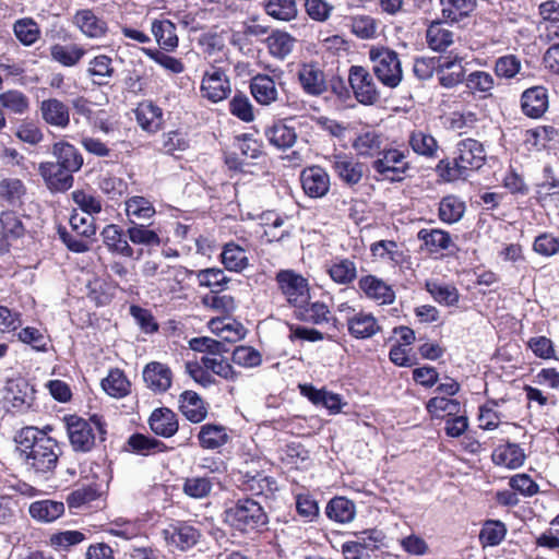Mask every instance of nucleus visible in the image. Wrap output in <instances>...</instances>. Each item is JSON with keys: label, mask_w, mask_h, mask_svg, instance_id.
<instances>
[{"label": "nucleus", "mask_w": 559, "mask_h": 559, "mask_svg": "<svg viewBox=\"0 0 559 559\" xmlns=\"http://www.w3.org/2000/svg\"><path fill=\"white\" fill-rule=\"evenodd\" d=\"M22 218L23 215L11 209L0 212V254L9 253L12 242L24 238L27 234Z\"/></svg>", "instance_id": "1a4fd4ad"}, {"label": "nucleus", "mask_w": 559, "mask_h": 559, "mask_svg": "<svg viewBox=\"0 0 559 559\" xmlns=\"http://www.w3.org/2000/svg\"><path fill=\"white\" fill-rule=\"evenodd\" d=\"M350 29L360 39H372L378 35V22L370 15H355L350 19Z\"/></svg>", "instance_id": "774afa93"}, {"label": "nucleus", "mask_w": 559, "mask_h": 559, "mask_svg": "<svg viewBox=\"0 0 559 559\" xmlns=\"http://www.w3.org/2000/svg\"><path fill=\"white\" fill-rule=\"evenodd\" d=\"M85 539L86 535L81 531H62L51 534L48 545L56 551H70Z\"/></svg>", "instance_id": "680f3d73"}, {"label": "nucleus", "mask_w": 559, "mask_h": 559, "mask_svg": "<svg viewBox=\"0 0 559 559\" xmlns=\"http://www.w3.org/2000/svg\"><path fill=\"white\" fill-rule=\"evenodd\" d=\"M522 112L532 119L542 118L549 107V96L546 87L537 85L526 88L520 98Z\"/></svg>", "instance_id": "f3484780"}, {"label": "nucleus", "mask_w": 559, "mask_h": 559, "mask_svg": "<svg viewBox=\"0 0 559 559\" xmlns=\"http://www.w3.org/2000/svg\"><path fill=\"white\" fill-rule=\"evenodd\" d=\"M97 187L109 200L118 201L127 194L129 185L120 177L107 173L98 177Z\"/></svg>", "instance_id": "6e6d98bb"}, {"label": "nucleus", "mask_w": 559, "mask_h": 559, "mask_svg": "<svg viewBox=\"0 0 559 559\" xmlns=\"http://www.w3.org/2000/svg\"><path fill=\"white\" fill-rule=\"evenodd\" d=\"M124 213L128 223H143L150 221L156 214L152 201L143 195H132L124 201Z\"/></svg>", "instance_id": "7c9ffc66"}, {"label": "nucleus", "mask_w": 559, "mask_h": 559, "mask_svg": "<svg viewBox=\"0 0 559 559\" xmlns=\"http://www.w3.org/2000/svg\"><path fill=\"white\" fill-rule=\"evenodd\" d=\"M100 385L109 396L115 399H122L131 393V382L124 371L119 368H111Z\"/></svg>", "instance_id": "4c0bfd02"}, {"label": "nucleus", "mask_w": 559, "mask_h": 559, "mask_svg": "<svg viewBox=\"0 0 559 559\" xmlns=\"http://www.w3.org/2000/svg\"><path fill=\"white\" fill-rule=\"evenodd\" d=\"M427 412L431 417H443L457 415L461 409L459 401L442 396L431 397L426 404Z\"/></svg>", "instance_id": "338daca9"}, {"label": "nucleus", "mask_w": 559, "mask_h": 559, "mask_svg": "<svg viewBox=\"0 0 559 559\" xmlns=\"http://www.w3.org/2000/svg\"><path fill=\"white\" fill-rule=\"evenodd\" d=\"M358 287L367 298L379 305H391L395 300V292L392 286L374 275L360 277Z\"/></svg>", "instance_id": "5701e85b"}, {"label": "nucleus", "mask_w": 559, "mask_h": 559, "mask_svg": "<svg viewBox=\"0 0 559 559\" xmlns=\"http://www.w3.org/2000/svg\"><path fill=\"white\" fill-rule=\"evenodd\" d=\"M464 84L472 95L485 99L492 96L496 80L491 73L476 70L465 76Z\"/></svg>", "instance_id": "c9c22d12"}, {"label": "nucleus", "mask_w": 559, "mask_h": 559, "mask_svg": "<svg viewBox=\"0 0 559 559\" xmlns=\"http://www.w3.org/2000/svg\"><path fill=\"white\" fill-rule=\"evenodd\" d=\"M178 409L192 424L202 423L209 414V404L194 391L186 390L178 399Z\"/></svg>", "instance_id": "4be33fe9"}, {"label": "nucleus", "mask_w": 559, "mask_h": 559, "mask_svg": "<svg viewBox=\"0 0 559 559\" xmlns=\"http://www.w3.org/2000/svg\"><path fill=\"white\" fill-rule=\"evenodd\" d=\"M407 152L397 148L381 150L379 157L372 162V168L391 181H401L409 170Z\"/></svg>", "instance_id": "6e6552de"}, {"label": "nucleus", "mask_w": 559, "mask_h": 559, "mask_svg": "<svg viewBox=\"0 0 559 559\" xmlns=\"http://www.w3.org/2000/svg\"><path fill=\"white\" fill-rule=\"evenodd\" d=\"M142 374L146 386L155 394H163L171 386L174 374L166 364L151 361L145 365Z\"/></svg>", "instance_id": "aec40b11"}, {"label": "nucleus", "mask_w": 559, "mask_h": 559, "mask_svg": "<svg viewBox=\"0 0 559 559\" xmlns=\"http://www.w3.org/2000/svg\"><path fill=\"white\" fill-rule=\"evenodd\" d=\"M16 39L24 46H32L40 38V27L32 17H23L13 24Z\"/></svg>", "instance_id": "13d9d810"}, {"label": "nucleus", "mask_w": 559, "mask_h": 559, "mask_svg": "<svg viewBox=\"0 0 559 559\" xmlns=\"http://www.w3.org/2000/svg\"><path fill=\"white\" fill-rule=\"evenodd\" d=\"M69 225L70 229L63 225L57 226V234L61 242L71 252H87L96 235L95 218L83 216L76 210H73Z\"/></svg>", "instance_id": "20e7f679"}, {"label": "nucleus", "mask_w": 559, "mask_h": 559, "mask_svg": "<svg viewBox=\"0 0 559 559\" xmlns=\"http://www.w3.org/2000/svg\"><path fill=\"white\" fill-rule=\"evenodd\" d=\"M214 62L204 71L200 91L203 98L212 103H218L227 98L231 92L230 83L226 75L228 66L231 62L228 59L226 61L214 60Z\"/></svg>", "instance_id": "0eeeda50"}, {"label": "nucleus", "mask_w": 559, "mask_h": 559, "mask_svg": "<svg viewBox=\"0 0 559 559\" xmlns=\"http://www.w3.org/2000/svg\"><path fill=\"white\" fill-rule=\"evenodd\" d=\"M486 160L484 145L472 138L457 142L455 157L440 159L436 166L437 175L447 182L466 178L472 170L479 169Z\"/></svg>", "instance_id": "f03ea898"}, {"label": "nucleus", "mask_w": 559, "mask_h": 559, "mask_svg": "<svg viewBox=\"0 0 559 559\" xmlns=\"http://www.w3.org/2000/svg\"><path fill=\"white\" fill-rule=\"evenodd\" d=\"M27 469L46 475L55 472L62 449L57 439L34 426L22 428L15 438Z\"/></svg>", "instance_id": "f257e3e1"}, {"label": "nucleus", "mask_w": 559, "mask_h": 559, "mask_svg": "<svg viewBox=\"0 0 559 559\" xmlns=\"http://www.w3.org/2000/svg\"><path fill=\"white\" fill-rule=\"evenodd\" d=\"M298 80L308 95L320 96L328 91L324 71L317 62L302 63L298 70Z\"/></svg>", "instance_id": "dca6fc26"}, {"label": "nucleus", "mask_w": 559, "mask_h": 559, "mask_svg": "<svg viewBox=\"0 0 559 559\" xmlns=\"http://www.w3.org/2000/svg\"><path fill=\"white\" fill-rule=\"evenodd\" d=\"M372 70L378 80L388 87H396L403 78L399 55L384 46H372L368 51Z\"/></svg>", "instance_id": "423d86ee"}, {"label": "nucleus", "mask_w": 559, "mask_h": 559, "mask_svg": "<svg viewBox=\"0 0 559 559\" xmlns=\"http://www.w3.org/2000/svg\"><path fill=\"white\" fill-rule=\"evenodd\" d=\"M163 536L169 546L188 551L200 542L201 532L188 521H177L163 531Z\"/></svg>", "instance_id": "f8f14e48"}, {"label": "nucleus", "mask_w": 559, "mask_h": 559, "mask_svg": "<svg viewBox=\"0 0 559 559\" xmlns=\"http://www.w3.org/2000/svg\"><path fill=\"white\" fill-rule=\"evenodd\" d=\"M348 81L356 99L364 105H373L379 99V92L370 72L360 66L349 69Z\"/></svg>", "instance_id": "9d476101"}, {"label": "nucleus", "mask_w": 559, "mask_h": 559, "mask_svg": "<svg viewBox=\"0 0 559 559\" xmlns=\"http://www.w3.org/2000/svg\"><path fill=\"white\" fill-rule=\"evenodd\" d=\"M52 155L56 157V164L61 168L78 173L81 170L84 158L81 152L70 142L61 140L52 144Z\"/></svg>", "instance_id": "c85d7f7f"}, {"label": "nucleus", "mask_w": 559, "mask_h": 559, "mask_svg": "<svg viewBox=\"0 0 559 559\" xmlns=\"http://www.w3.org/2000/svg\"><path fill=\"white\" fill-rule=\"evenodd\" d=\"M417 238L423 241L426 249L431 253L448 250L453 245L450 234L441 229L423 228L418 231Z\"/></svg>", "instance_id": "de8ad7c7"}, {"label": "nucleus", "mask_w": 559, "mask_h": 559, "mask_svg": "<svg viewBox=\"0 0 559 559\" xmlns=\"http://www.w3.org/2000/svg\"><path fill=\"white\" fill-rule=\"evenodd\" d=\"M103 243L107 250L128 259H139L135 257V249L129 243L127 229L124 230L118 224H108L100 231Z\"/></svg>", "instance_id": "4468645a"}, {"label": "nucleus", "mask_w": 559, "mask_h": 559, "mask_svg": "<svg viewBox=\"0 0 559 559\" xmlns=\"http://www.w3.org/2000/svg\"><path fill=\"white\" fill-rule=\"evenodd\" d=\"M35 385L24 377L8 379L4 385V402L13 415H25L37 409Z\"/></svg>", "instance_id": "39448f33"}, {"label": "nucleus", "mask_w": 559, "mask_h": 559, "mask_svg": "<svg viewBox=\"0 0 559 559\" xmlns=\"http://www.w3.org/2000/svg\"><path fill=\"white\" fill-rule=\"evenodd\" d=\"M496 465L510 469L519 468L525 461L524 450L516 443H507L497 447L491 454Z\"/></svg>", "instance_id": "e433bc0d"}, {"label": "nucleus", "mask_w": 559, "mask_h": 559, "mask_svg": "<svg viewBox=\"0 0 559 559\" xmlns=\"http://www.w3.org/2000/svg\"><path fill=\"white\" fill-rule=\"evenodd\" d=\"M426 289L437 302L447 307L455 306L460 300L457 288L451 284L430 281L426 283Z\"/></svg>", "instance_id": "4d7b16f0"}, {"label": "nucleus", "mask_w": 559, "mask_h": 559, "mask_svg": "<svg viewBox=\"0 0 559 559\" xmlns=\"http://www.w3.org/2000/svg\"><path fill=\"white\" fill-rule=\"evenodd\" d=\"M278 286L287 301L296 308L309 300L308 282L301 275L293 271H281L276 276Z\"/></svg>", "instance_id": "9b49d317"}, {"label": "nucleus", "mask_w": 559, "mask_h": 559, "mask_svg": "<svg viewBox=\"0 0 559 559\" xmlns=\"http://www.w3.org/2000/svg\"><path fill=\"white\" fill-rule=\"evenodd\" d=\"M123 451L135 455L150 456L168 451V447L154 437L134 432L126 441Z\"/></svg>", "instance_id": "cd10ccee"}, {"label": "nucleus", "mask_w": 559, "mask_h": 559, "mask_svg": "<svg viewBox=\"0 0 559 559\" xmlns=\"http://www.w3.org/2000/svg\"><path fill=\"white\" fill-rule=\"evenodd\" d=\"M189 147L188 134L180 129L164 132L160 136L159 151L166 155H175L176 152H185Z\"/></svg>", "instance_id": "bf43d9fd"}, {"label": "nucleus", "mask_w": 559, "mask_h": 559, "mask_svg": "<svg viewBox=\"0 0 559 559\" xmlns=\"http://www.w3.org/2000/svg\"><path fill=\"white\" fill-rule=\"evenodd\" d=\"M27 189L19 178H3L0 180V200L11 206H22Z\"/></svg>", "instance_id": "a18cd8bd"}, {"label": "nucleus", "mask_w": 559, "mask_h": 559, "mask_svg": "<svg viewBox=\"0 0 559 559\" xmlns=\"http://www.w3.org/2000/svg\"><path fill=\"white\" fill-rule=\"evenodd\" d=\"M115 72L112 59L107 55H97L88 62L87 73L98 86L108 85Z\"/></svg>", "instance_id": "79ce46f5"}, {"label": "nucleus", "mask_w": 559, "mask_h": 559, "mask_svg": "<svg viewBox=\"0 0 559 559\" xmlns=\"http://www.w3.org/2000/svg\"><path fill=\"white\" fill-rule=\"evenodd\" d=\"M63 420L70 445L75 453H90L97 442H104L107 438V423L100 414H92L87 419L68 415Z\"/></svg>", "instance_id": "7ed1b4c3"}, {"label": "nucleus", "mask_w": 559, "mask_h": 559, "mask_svg": "<svg viewBox=\"0 0 559 559\" xmlns=\"http://www.w3.org/2000/svg\"><path fill=\"white\" fill-rule=\"evenodd\" d=\"M265 41L272 56L284 59L293 51L296 39L287 32L275 31L265 37Z\"/></svg>", "instance_id": "864d4df0"}, {"label": "nucleus", "mask_w": 559, "mask_h": 559, "mask_svg": "<svg viewBox=\"0 0 559 559\" xmlns=\"http://www.w3.org/2000/svg\"><path fill=\"white\" fill-rule=\"evenodd\" d=\"M297 317L301 321L314 325H329L336 328L338 322L329 306L322 301H306V304L297 308Z\"/></svg>", "instance_id": "393cba45"}, {"label": "nucleus", "mask_w": 559, "mask_h": 559, "mask_svg": "<svg viewBox=\"0 0 559 559\" xmlns=\"http://www.w3.org/2000/svg\"><path fill=\"white\" fill-rule=\"evenodd\" d=\"M38 173L46 188L52 193L67 192L73 187V173L61 168L55 162H41Z\"/></svg>", "instance_id": "ddd939ff"}, {"label": "nucleus", "mask_w": 559, "mask_h": 559, "mask_svg": "<svg viewBox=\"0 0 559 559\" xmlns=\"http://www.w3.org/2000/svg\"><path fill=\"white\" fill-rule=\"evenodd\" d=\"M326 516L337 523H349L356 514V507L353 501L345 497H334L325 508Z\"/></svg>", "instance_id": "c03bdc74"}, {"label": "nucleus", "mask_w": 559, "mask_h": 559, "mask_svg": "<svg viewBox=\"0 0 559 559\" xmlns=\"http://www.w3.org/2000/svg\"><path fill=\"white\" fill-rule=\"evenodd\" d=\"M250 91L253 98L261 105L271 104L277 96L275 83L269 75L254 76L250 83Z\"/></svg>", "instance_id": "09e8293b"}, {"label": "nucleus", "mask_w": 559, "mask_h": 559, "mask_svg": "<svg viewBox=\"0 0 559 559\" xmlns=\"http://www.w3.org/2000/svg\"><path fill=\"white\" fill-rule=\"evenodd\" d=\"M353 148L357 155L372 157L379 155L382 146V135L374 130H366L354 139Z\"/></svg>", "instance_id": "37998d69"}, {"label": "nucleus", "mask_w": 559, "mask_h": 559, "mask_svg": "<svg viewBox=\"0 0 559 559\" xmlns=\"http://www.w3.org/2000/svg\"><path fill=\"white\" fill-rule=\"evenodd\" d=\"M330 166L335 175L347 186L357 185L364 175V165L346 154L329 157Z\"/></svg>", "instance_id": "6ab92c4d"}, {"label": "nucleus", "mask_w": 559, "mask_h": 559, "mask_svg": "<svg viewBox=\"0 0 559 559\" xmlns=\"http://www.w3.org/2000/svg\"><path fill=\"white\" fill-rule=\"evenodd\" d=\"M301 394L307 396L313 404H322L332 414L341 412L342 407L346 404L342 402L340 394L332 393L326 390H318L312 385H300Z\"/></svg>", "instance_id": "a19ab883"}, {"label": "nucleus", "mask_w": 559, "mask_h": 559, "mask_svg": "<svg viewBox=\"0 0 559 559\" xmlns=\"http://www.w3.org/2000/svg\"><path fill=\"white\" fill-rule=\"evenodd\" d=\"M127 235L129 243L134 246H143L147 248L159 247L163 239L157 229L153 228V224L128 223Z\"/></svg>", "instance_id": "c756f323"}, {"label": "nucleus", "mask_w": 559, "mask_h": 559, "mask_svg": "<svg viewBox=\"0 0 559 559\" xmlns=\"http://www.w3.org/2000/svg\"><path fill=\"white\" fill-rule=\"evenodd\" d=\"M147 423L151 431L162 438H171L179 429L178 416L168 407L155 408Z\"/></svg>", "instance_id": "b1692460"}, {"label": "nucleus", "mask_w": 559, "mask_h": 559, "mask_svg": "<svg viewBox=\"0 0 559 559\" xmlns=\"http://www.w3.org/2000/svg\"><path fill=\"white\" fill-rule=\"evenodd\" d=\"M212 489V478L206 476L187 477L182 484L183 493L193 499H204L209 497Z\"/></svg>", "instance_id": "69168bd1"}, {"label": "nucleus", "mask_w": 559, "mask_h": 559, "mask_svg": "<svg viewBox=\"0 0 559 559\" xmlns=\"http://www.w3.org/2000/svg\"><path fill=\"white\" fill-rule=\"evenodd\" d=\"M0 106L14 115H24L29 109V99L21 91L8 90L0 93Z\"/></svg>", "instance_id": "0e129e2a"}, {"label": "nucleus", "mask_w": 559, "mask_h": 559, "mask_svg": "<svg viewBox=\"0 0 559 559\" xmlns=\"http://www.w3.org/2000/svg\"><path fill=\"white\" fill-rule=\"evenodd\" d=\"M134 111L138 126L148 134H156L163 130L165 120L163 109L153 100L140 102Z\"/></svg>", "instance_id": "2eb2a0df"}, {"label": "nucleus", "mask_w": 559, "mask_h": 559, "mask_svg": "<svg viewBox=\"0 0 559 559\" xmlns=\"http://www.w3.org/2000/svg\"><path fill=\"white\" fill-rule=\"evenodd\" d=\"M73 24L88 38H102L108 32L107 22L92 9H80L73 15Z\"/></svg>", "instance_id": "bb28decb"}, {"label": "nucleus", "mask_w": 559, "mask_h": 559, "mask_svg": "<svg viewBox=\"0 0 559 559\" xmlns=\"http://www.w3.org/2000/svg\"><path fill=\"white\" fill-rule=\"evenodd\" d=\"M426 41L430 49L441 52L454 43V34L442 22L433 21L426 31Z\"/></svg>", "instance_id": "ea45409f"}, {"label": "nucleus", "mask_w": 559, "mask_h": 559, "mask_svg": "<svg viewBox=\"0 0 559 559\" xmlns=\"http://www.w3.org/2000/svg\"><path fill=\"white\" fill-rule=\"evenodd\" d=\"M330 278L338 285H349L357 278L356 262L349 258L336 257L326 264Z\"/></svg>", "instance_id": "f704fd0d"}, {"label": "nucleus", "mask_w": 559, "mask_h": 559, "mask_svg": "<svg viewBox=\"0 0 559 559\" xmlns=\"http://www.w3.org/2000/svg\"><path fill=\"white\" fill-rule=\"evenodd\" d=\"M442 17L452 23L460 22L476 8V0H441Z\"/></svg>", "instance_id": "3c124183"}, {"label": "nucleus", "mask_w": 559, "mask_h": 559, "mask_svg": "<svg viewBox=\"0 0 559 559\" xmlns=\"http://www.w3.org/2000/svg\"><path fill=\"white\" fill-rule=\"evenodd\" d=\"M197 439L202 449L216 450L229 441V436L225 426L207 423L200 427Z\"/></svg>", "instance_id": "473e14b6"}, {"label": "nucleus", "mask_w": 559, "mask_h": 559, "mask_svg": "<svg viewBox=\"0 0 559 559\" xmlns=\"http://www.w3.org/2000/svg\"><path fill=\"white\" fill-rule=\"evenodd\" d=\"M408 145L419 156L429 159L438 157V141L429 132L424 130L412 131L408 136Z\"/></svg>", "instance_id": "58836bf2"}, {"label": "nucleus", "mask_w": 559, "mask_h": 559, "mask_svg": "<svg viewBox=\"0 0 559 559\" xmlns=\"http://www.w3.org/2000/svg\"><path fill=\"white\" fill-rule=\"evenodd\" d=\"M265 134L270 143L277 148L292 147L297 139L295 129L286 126L283 121L275 122Z\"/></svg>", "instance_id": "052dcab7"}, {"label": "nucleus", "mask_w": 559, "mask_h": 559, "mask_svg": "<svg viewBox=\"0 0 559 559\" xmlns=\"http://www.w3.org/2000/svg\"><path fill=\"white\" fill-rule=\"evenodd\" d=\"M465 203L456 195L443 197L439 203V218L447 224L459 222L465 212Z\"/></svg>", "instance_id": "603ef678"}, {"label": "nucleus", "mask_w": 559, "mask_h": 559, "mask_svg": "<svg viewBox=\"0 0 559 559\" xmlns=\"http://www.w3.org/2000/svg\"><path fill=\"white\" fill-rule=\"evenodd\" d=\"M39 112L43 121L58 129H67L70 126V107L59 98L50 97L39 104Z\"/></svg>", "instance_id": "412c9836"}, {"label": "nucleus", "mask_w": 559, "mask_h": 559, "mask_svg": "<svg viewBox=\"0 0 559 559\" xmlns=\"http://www.w3.org/2000/svg\"><path fill=\"white\" fill-rule=\"evenodd\" d=\"M84 55V48L79 45L55 44L50 47L51 59L68 68L76 66Z\"/></svg>", "instance_id": "5fc2aeb1"}, {"label": "nucleus", "mask_w": 559, "mask_h": 559, "mask_svg": "<svg viewBox=\"0 0 559 559\" xmlns=\"http://www.w3.org/2000/svg\"><path fill=\"white\" fill-rule=\"evenodd\" d=\"M64 503L62 501L44 499L29 504L28 513L32 519L41 523H51L64 514Z\"/></svg>", "instance_id": "72a5a7b5"}, {"label": "nucleus", "mask_w": 559, "mask_h": 559, "mask_svg": "<svg viewBox=\"0 0 559 559\" xmlns=\"http://www.w3.org/2000/svg\"><path fill=\"white\" fill-rule=\"evenodd\" d=\"M370 252L372 257L389 260L399 265L404 262L405 255L400 250L399 245L393 240H380L371 243Z\"/></svg>", "instance_id": "e2e57ef3"}, {"label": "nucleus", "mask_w": 559, "mask_h": 559, "mask_svg": "<svg viewBox=\"0 0 559 559\" xmlns=\"http://www.w3.org/2000/svg\"><path fill=\"white\" fill-rule=\"evenodd\" d=\"M300 182L304 192L313 199L323 198L330 190V176L320 166H310L300 174Z\"/></svg>", "instance_id": "a211bd4d"}, {"label": "nucleus", "mask_w": 559, "mask_h": 559, "mask_svg": "<svg viewBox=\"0 0 559 559\" xmlns=\"http://www.w3.org/2000/svg\"><path fill=\"white\" fill-rule=\"evenodd\" d=\"M151 32L159 47L166 52L175 51L179 46L177 26L170 20L160 16L151 23Z\"/></svg>", "instance_id": "a878e982"}, {"label": "nucleus", "mask_w": 559, "mask_h": 559, "mask_svg": "<svg viewBox=\"0 0 559 559\" xmlns=\"http://www.w3.org/2000/svg\"><path fill=\"white\" fill-rule=\"evenodd\" d=\"M439 83L447 88L454 87L461 82H464L463 67L461 66V59L443 58L440 64Z\"/></svg>", "instance_id": "8fccbe9b"}, {"label": "nucleus", "mask_w": 559, "mask_h": 559, "mask_svg": "<svg viewBox=\"0 0 559 559\" xmlns=\"http://www.w3.org/2000/svg\"><path fill=\"white\" fill-rule=\"evenodd\" d=\"M346 319L348 333L355 338H369L380 331V325L371 313L360 311Z\"/></svg>", "instance_id": "2f4dec72"}, {"label": "nucleus", "mask_w": 559, "mask_h": 559, "mask_svg": "<svg viewBox=\"0 0 559 559\" xmlns=\"http://www.w3.org/2000/svg\"><path fill=\"white\" fill-rule=\"evenodd\" d=\"M263 8L269 16L282 22H290L299 13L296 0H266Z\"/></svg>", "instance_id": "49530a36"}]
</instances>
